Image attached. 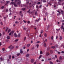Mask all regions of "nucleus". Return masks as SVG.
Masks as SVG:
<instances>
[{"label": "nucleus", "mask_w": 64, "mask_h": 64, "mask_svg": "<svg viewBox=\"0 0 64 64\" xmlns=\"http://www.w3.org/2000/svg\"><path fill=\"white\" fill-rule=\"evenodd\" d=\"M64 25V23H63L62 24V25L61 26V29H63L64 31H63L64 32V27H63V25Z\"/></svg>", "instance_id": "1"}, {"label": "nucleus", "mask_w": 64, "mask_h": 64, "mask_svg": "<svg viewBox=\"0 0 64 64\" xmlns=\"http://www.w3.org/2000/svg\"><path fill=\"white\" fill-rule=\"evenodd\" d=\"M35 15L36 16H38V14H37V11H36L34 13Z\"/></svg>", "instance_id": "2"}, {"label": "nucleus", "mask_w": 64, "mask_h": 64, "mask_svg": "<svg viewBox=\"0 0 64 64\" xmlns=\"http://www.w3.org/2000/svg\"><path fill=\"white\" fill-rule=\"evenodd\" d=\"M59 60L60 61H62V56H60V57Z\"/></svg>", "instance_id": "3"}, {"label": "nucleus", "mask_w": 64, "mask_h": 64, "mask_svg": "<svg viewBox=\"0 0 64 64\" xmlns=\"http://www.w3.org/2000/svg\"><path fill=\"white\" fill-rule=\"evenodd\" d=\"M50 54V53H49V52H46V55L47 56H48Z\"/></svg>", "instance_id": "4"}, {"label": "nucleus", "mask_w": 64, "mask_h": 64, "mask_svg": "<svg viewBox=\"0 0 64 64\" xmlns=\"http://www.w3.org/2000/svg\"><path fill=\"white\" fill-rule=\"evenodd\" d=\"M57 12H58L59 13H58L57 14V16H59V15H60V12H59V11L58 10L57 11Z\"/></svg>", "instance_id": "5"}, {"label": "nucleus", "mask_w": 64, "mask_h": 64, "mask_svg": "<svg viewBox=\"0 0 64 64\" xmlns=\"http://www.w3.org/2000/svg\"><path fill=\"white\" fill-rule=\"evenodd\" d=\"M31 62L32 63H33V62H34V59H32L31 60Z\"/></svg>", "instance_id": "6"}, {"label": "nucleus", "mask_w": 64, "mask_h": 64, "mask_svg": "<svg viewBox=\"0 0 64 64\" xmlns=\"http://www.w3.org/2000/svg\"><path fill=\"white\" fill-rule=\"evenodd\" d=\"M14 36H15V37H17V35L16 34V33H15L14 34Z\"/></svg>", "instance_id": "7"}, {"label": "nucleus", "mask_w": 64, "mask_h": 64, "mask_svg": "<svg viewBox=\"0 0 64 64\" xmlns=\"http://www.w3.org/2000/svg\"><path fill=\"white\" fill-rule=\"evenodd\" d=\"M8 27H6V29L5 30V31H6V32H7L8 31Z\"/></svg>", "instance_id": "8"}, {"label": "nucleus", "mask_w": 64, "mask_h": 64, "mask_svg": "<svg viewBox=\"0 0 64 64\" xmlns=\"http://www.w3.org/2000/svg\"><path fill=\"white\" fill-rule=\"evenodd\" d=\"M21 34V33H20L18 34V35L17 36V37H20L21 35H20Z\"/></svg>", "instance_id": "9"}, {"label": "nucleus", "mask_w": 64, "mask_h": 64, "mask_svg": "<svg viewBox=\"0 0 64 64\" xmlns=\"http://www.w3.org/2000/svg\"><path fill=\"white\" fill-rule=\"evenodd\" d=\"M22 53H23V52L22 51V49H21L20 50V53H21V54H22Z\"/></svg>", "instance_id": "10"}, {"label": "nucleus", "mask_w": 64, "mask_h": 64, "mask_svg": "<svg viewBox=\"0 0 64 64\" xmlns=\"http://www.w3.org/2000/svg\"><path fill=\"white\" fill-rule=\"evenodd\" d=\"M22 27L23 29H24V30H26L27 29V28H25L24 26H22Z\"/></svg>", "instance_id": "11"}, {"label": "nucleus", "mask_w": 64, "mask_h": 64, "mask_svg": "<svg viewBox=\"0 0 64 64\" xmlns=\"http://www.w3.org/2000/svg\"><path fill=\"white\" fill-rule=\"evenodd\" d=\"M44 47H46V43H44Z\"/></svg>", "instance_id": "12"}, {"label": "nucleus", "mask_w": 64, "mask_h": 64, "mask_svg": "<svg viewBox=\"0 0 64 64\" xmlns=\"http://www.w3.org/2000/svg\"><path fill=\"white\" fill-rule=\"evenodd\" d=\"M42 57V54H40V56H39V58H38V59L39 60H40V59Z\"/></svg>", "instance_id": "13"}, {"label": "nucleus", "mask_w": 64, "mask_h": 64, "mask_svg": "<svg viewBox=\"0 0 64 64\" xmlns=\"http://www.w3.org/2000/svg\"><path fill=\"white\" fill-rule=\"evenodd\" d=\"M51 48H52V49H54V48H55V46H52L51 47Z\"/></svg>", "instance_id": "14"}, {"label": "nucleus", "mask_w": 64, "mask_h": 64, "mask_svg": "<svg viewBox=\"0 0 64 64\" xmlns=\"http://www.w3.org/2000/svg\"><path fill=\"white\" fill-rule=\"evenodd\" d=\"M20 4H21V1H20V2H18L17 4L18 5H19Z\"/></svg>", "instance_id": "15"}, {"label": "nucleus", "mask_w": 64, "mask_h": 64, "mask_svg": "<svg viewBox=\"0 0 64 64\" xmlns=\"http://www.w3.org/2000/svg\"><path fill=\"white\" fill-rule=\"evenodd\" d=\"M29 54H28L26 55V57H29Z\"/></svg>", "instance_id": "16"}, {"label": "nucleus", "mask_w": 64, "mask_h": 64, "mask_svg": "<svg viewBox=\"0 0 64 64\" xmlns=\"http://www.w3.org/2000/svg\"><path fill=\"white\" fill-rule=\"evenodd\" d=\"M10 36H7V38L8 39H10Z\"/></svg>", "instance_id": "17"}, {"label": "nucleus", "mask_w": 64, "mask_h": 64, "mask_svg": "<svg viewBox=\"0 0 64 64\" xmlns=\"http://www.w3.org/2000/svg\"><path fill=\"white\" fill-rule=\"evenodd\" d=\"M14 5L15 7H18V6L15 4H14Z\"/></svg>", "instance_id": "18"}, {"label": "nucleus", "mask_w": 64, "mask_h": 64, "mask_svg": "<svg viewBox=\"0 0 64 64\" xmlns=\"http://www.w3.org/2000/svg\"><path fill=\"white\" fill-rule=\"evenodd\" d=\"M30 44H28L27 45V46L28 47H29L30 46Z\"/></svg>", "instance_id": "19"}, {"label": "nucleus", "mask_w": 64, "mask_h": 64, "mask_svg": "<svg viewBox=\"0 0 64 64\" xmlns=\"http://www.w3.org/2000/svg\"><path fill=\"white\" fill-rule=\"evenodd\" d=\"M46 0H44L43 1V3H46Z\"/></svg>", "instance_id": "20"}, {"label": "nucleus", "mask_w": 64, "mask_h": 64, "mask_svg": "<svg viewBox=\"0 0 64 64\" xmlns=\"http://www.w3.org/2000/svg\"><path fill=\"white\" fill-rule=\"evenodd\" d=\"M18 41V39H16L15 41V42H17V41Z\"/></svg>", "instance_id": "21"}, {"label": "nucleus", "mask_w": 64, "mask_h": 64, "mask_svg": "<svg viewBox=\"0 0 64 64\" xmlns=\"http://www.w3.org/2000/svg\"><path fill=\"white\" fill-rule=\"evenodd\" d=\"M62 37L61 36H60V40H62Z\"/></svg>", "instance_id": "22"}, {"label": "nucleus", "mask_w": 64, "mask_h": 64, "mask_svg": "<svg viewBox=\"0 0 64 64\" xmlns=\"http://www.w3.org/2000/svg\"><path fill=\"white\" fill-rule=\"evenodd\" d=\"M10 31H11V29H9L8 31V33H9V32H10Z\"/></svg>", "instance_id": "23"}, {"label": "nucleus", "mask_w": 64, "mask_h": 64, "mask_svg": "<svg viewBox=\"0 0 64 64\" xmlns=\"http://www.w3.org/2000/svg\"><path fill=\"white\" fill-rule=\"evenodd\" d=\"M44 36L45 37H47V34L46 33L44 34Z\"/></svg>", "instance_id": "24"}, {"label": "nucleus", "mask_w": 64, "mask_h": 64, "mask_svg": "<svg viewBox=\"0 0 64 64\" xmlns=\"http://www.w3.org/2000/svg\"><path fill=\"white\" fill-rule=\"evenodd\" d=\"M56 30L57 31H59V30H60V28H59L58 29V30L57 29H56Z\"/></svg>", "instance_id": "25"}, {"label": "nucleus", "mask_w": 64, "mask_h": 64, "mask_svg": "<svg viewBox=\"0 0 64 64\" xmlns=\"http://www.w3.org/2000/svg\"><path fill=\"white\" fill-rule=\"evenodd\" d=\"M11 3L12 4V5H14V2H11Z\"/></svg>", "instance_id": "26"}, {"label": "nucleus", "mask_w": 64, "mask_h": 64, "mask_svg": "<svg viewBox=\"0 0 64 64\" xmlns=\"http://www.w3.org/2000/svg\"><path fill=\"white\" fill-rule=\"evenodd\" d=\"M12 1H14V0H11ZM15 2H17L18 1H19V0H14Z\"/></svg>", "instance_id": "27"}, {"label": "nucleus", "mask_w": 64, "mask_h": 64, "mask_svg": "<svg viewBox=\"0 0 64 64\" xmlns=\"http://www.w3.org/2000/svg\"><path fill=\"white\" fill-rule=\"evenodd\" d=\"M12 46V45H10V46H9L8 47V48H9V49H10V47H11V46Z\"/></svg>", "instance_id": "28"}, {"label": "nucleus", "mask_w": 64, "mask_h": 64, "mask_svg": "<svg viewBox=\"0 0 64 64\" xmlns=\"http://www.w3.org/2000/svg\"><path fill=\"white\" fill-rule=\"evenodd\" d=\"M14 46H12L11 47L10 49H13V48H14Z\"/></svg>", "instance_id": "29"}, {"label": "nucleus", "mask_w": 64, "mask_h": 64, "mask_svg": "<svg viewBox=\"0 0 64 64\" xmlns=\"http://www.w3.org/2000/svg\"><path fill=\"white\" fill-rule=\"evenodd\" d=\"M4 8V6H2L1 7V9H3Z\"/></svg>", "instance_id": "30"}, {"label": "nucleus", "mask_w": 64, "mask_h": 64, "mask_svg": "<svg viewBox=\"0 0 64 64\" xmlns=\"http://www.w3.org/2000/svg\"><path fill=\"white\" fill-rule=\"evenodd\" d=\"M36 46L37 48H38V47H39V44H37Z\"/></svg>", "instance_id": "31"}, {"label": "nucleus", "mask_w": 64, "mask_h": 64, "mask_svg": "<svg viewBox=\"0 0 64 64\" xmlns=\"http://www.w3.org/2000/svg\"><path fill=\"white\" fill-rule=\"evenodd\" d=\"M15 23H16V24H17L18 23L19 24V22L17 21H16L15 22Z\"/></svg>", "instance_id": "32"}, {"label": "nucleus", "mask_w": 64, "mask_h": 64, "mask_svg": "<svg viewBox=\"0 0 64 64\" xmlns=\"http://www.w3.org/2000/svg\"><path fill=\"white\" fill-rule=\"evenodd\" d=\"M2 50H3V51H4V50H5V49L4 48H3L2 49Z\"/></svg>", "instance_id": "33"}, {"label": "nucleus", "mask_w": 64, "mask_h": 64, "mask_svg": "<svg viewBox=\"0 0 64 64\" xmlns=\"http://www.w3.org/2000/svg\"><path fill=\"white\" fill-rule=\"evenodd\" d=\"M50 52L51 53H53V51L52 50H51L50 51Z\"/></svg>", "instance_id": "34"}, {"label": "nucleus", "mask_w": 64, "mask_h": 64, "mask_svg": "<svg viewBox=\"0 0 64 64\" xmlns=\"http://www.w3.org/2000/svg\"><path fill=\"white\" fill-rule=\"evenodd\" d=\"M50 64H53V63L51 61L50 62Z\"/></svg>", "instance_id": "35"}, {"label": "nucleus", "mask_w": 64, "mask_h": 64, "mask_svg": "<svg viewBox=\"0 0 64 64\" xmlns=\"http://www.w3.org/2000/svg\"><path fill=\"white\" fill-rule=\"evenodd\" d=\"M9 58L11 59V56L10 55L9 56Z\"/></svg>", "instance_id": "36"}, {"label": "nucleus", "mask_w": 64, "mask_h": 64, "mask_svg": "<svg viewBox=\"0 0 64 64\" xmlns=\"http://www.w3.org/2000/svg\"><path fill=\"white\" fill-rule=\"evenodd\" d=\"M26 37H24V41H25L26 40Z\"/></svg>", "instance_id": "37"}, {"label": "nucleus", "mask_w": 64, "mask_h": 64, "mask_svg": "<svg viewBox=\"0 0 64 64\" xmlns=\"http://www.w3.org/2000/svg\"><path fill=\"white\" fill-rule=\"evenodd\" d=\"M51 39L52 40H53V36H52L51 37Z\"/></svg>", "instance_id": "38"}, {"label": "nucleus", "mask_w": 64, "mask_h": 64, "mask_svg": "<svg viewBox=\"0 0 64 64\" xmlns=\"http://www.w3.org/2000/svg\"><path fill=\"white\" fill-rule=\"evenodd\" d=\"M20 55V54L18 53L17 54V56H18Z\"/></svg>", "instance_id": "39"}, {"label": "nucleus", "mask_w": 64, "mask_h": 64, "mask_svg": "<svg viewBox=\"0 0 64 64\" xmlns=\"http://www.w3.org/2000/svg\"><path fill=\"white\" fill-rule=\"evenodd\" d=\"M45 15H46V16H48V13H47V12H46L45 13Z\"/></svg>", "instance_id": "40"}, {"label": "nucleus", "mask_w": 64, "mask_h": 64, "mask_svg": "<svg viewBox=\"0 0 64 64\" xmlns=\"http://www.w3.org/2000/svg\"><path fill=\"white\" fill-rule=\"evenodd\" d=\"M11 8H10L9 9V10H10V12H11Z\"/></svg>", "instance_id": "41"}, {"label": "nucleus", "mask_w": 64, "mask_h": 64, "mask_svg": "<svg viewBox=\"0 0 64 64\" xmlns=\"http://www.w3.org/2000/svg\"><path fill=\"white\" fill-rule=\"evenodd\" d=\"M23 21H24V23H26L27 22L26 21H25L24 20H23Z\"/></svg>", "instance_id": "42"}, {"label": "nucleus", "mask_w": 64, "mask_h": 64, "mask_svg": "<svg viewBox=\"0 0 64 64\" xmlns=\"http://www.w3.org/2000/svg\"><path fill=\"white\" fill-rule=\"evenodd\" d=\"M27 22L28 24H30V22L29 21H28Z\"/></svg>", "instance_id": "43"}, {"label": "nucleus", "mask_w": 64, "mask_h": 64, "mask_svg": "<svg viewBox=\"0 0 64 64\" xmlns=\"http://www.w3.org/2000/svg\"><path fill=\"white\" fill-rule=\"evenodd\" d=\"M14 33V31L13 30L11 32L12 34H13Z\"/></svg>", "instance_id": "44"}, {"label": "nucleus", "mask_w": 64, "mask_h": 64, "mask_svg": "<svg viewBox=\"0 0 64 64\" xmlns=\"http://www.w3.org/2000/svg\"><path fill=\"white\" fill-rule=\"evenodd\" d=\"M40 43V41H38L36 42V43Z\"/></svg>", "instance_id": "45"}, {"label": "nucleus", "mask_w": 64, "mask_h": 64, "mask_svg": "<svg viewBox=\"0 0 64 64\" xmlns=\"http://www.w3.org/2000/svg\"><path fill=\"white\" fill-rule=\"evenodd\" d=\"M42 53H42V51H40V54H42Z\"/></svg>", "instance_id": "46"}, {"label": "nucleus", "mask_w": 64, "mask_h": 64, "mask_svg": "<svg viewBox=\"0 0 64 64\" xmlns=\"http://www.w3.org/2000/svg\"><path fill=\"white\" fill-rule=\"evenodd\" d=\"M8 41H9V40H6V42H8Z\"/></svg>", "instance_id": "47"}, {"label": "nucleus", "mask_w": 64, "mask_h": 64, "mask_svg": "<svg viewBox=\"0 0 64 64\" xmlns=\"http://www.w3.org/2000/svg\"><path fill=\"white\" fill-rule=\"evenodd\" d=\"M14 58H15L14 56H12V59H14Z\"/></svg>", "instance_id": "48"}, {"label": "nucleus", "mask_w": 64, "mask_h": 64, "mask_svg": "<svg viewBox=\"0 0 64 64\" xmlns=\"http://www.w3.org/2000/svg\"><path fill=\"white\" fill-rule=\"evenodd\" d=\"M40 33L41 34H42L43 33V30H42V31H41L40 32Z\"/></svg>", "instance_id": "49"}, {"label": "nucleus", "mask_w": 64, "mask_h": 64, "mask_svg": "<svg viewBox=\"0 0 64 64\" xmlns=\"http://www.w3.org/2000/svg\"><path fill=\"white\" fill-rule=\"evenodd\" d=\"M2 45V42H0V46Z\"/></svg>", "instance_id": "50"}, {"label": "nucleus", "mask_w": 64, "mask_h": 64, "mask_svg": "<svg viewBox=\"0 0 64 64\" xmlns=\"http://www.w3.org/2000/svg\"><path fill=\"white\" fill-rule=\"evenodd\" d=\"M58 36H56V40L57 39V38H58Z\"/></svg>", "instance_id": "51"}, {"label": "nucleus", "mask_w": 64, "mask_h": 64, "mask_svg": "<svg viewBox=\"0 0 64 64\" xmlns=\"http://www.w3.org/2000/svg\"><path fill=\"white\" fill-rule=\"evenodd\" d=\"M47 40H48L47 39H46L45 40V41L46 42H47Z\"/></svg>", "instance_id": "52"}, {"label": "nucleus", "mask_w": 64, "mask_h": 64, "mask_svg": "<svg viewBox=\"0 0 64 64\" xmlns=\"http://www.w3.org/2000/svg\"><path fill=\"white\" fill-rule=\"evenodd\" d=\"M22 9H23V10L24 11L25 10V8H23V9H22Z\"/></svg>", "instance_id": "53"}, {"label": "nucleus", "mask_w": 64, "mask_h": 64, "mask_svg": "<svg viewBox=\"0 0 64 64\" xmlns=\"http://www.w3.org/2000/svg\"><path fill=\"white\" fill-rule=\"evenodd\" d=\"M56 62H59V60L58 59L57 60H56Z\"/></svg>", "instance_id": "54"}, {"label": "nucleus", "mask_w": 64, "mask_h": 64, "mask_svg": "<svg viewBox=\"0 0 64 64\" xmlns=\"http://www.w3.org/2000/svg\"><path fill=\"white\" fill-rule=\"evenodd\" d=\"M0 24L1 25H3V23L2 22H0Z\"/></svg>", "instance_id": "55"}, {"label": "nucleus", "mask_w": 64, "mask_h": 64, "mask_svg": "<svg viewBox=\"0 0 64 64\" xmlns=\"http://www.w3.org/2000/svg\"><path fill=\"white\" fill-rule=\"evenodd\" d=\"M63 46V44H61L60 46H61V47H62V46Z\"/></svg>", "instance_id": "56"}, {"label": "nucleus", "mask_w": 64, "mask_h": 64, "mask_svg": "<svg viewBox=\"0 0 64 64\" xmlns=\"http://www.w3.org/2000/svg\"><path fill=\"white\" fill-rule=\"evenodd\" d=\"M61 53H63L64 54V51H62V52H61Z\"/></svg>", "instance_id": "57"}, {"label": "nucleus", "mask_w": 64, "mask_h": 64, "mask_svg": "<svg viewBox=\"0 0 64 64\" xmlns=\"http://www.w3.org/2000/svg\"><path fill=\"white\" fill-rule=\"evenodd\" d=\"M58 54H60V52H58Z\"/></svg>", "instance_id": "58"}, {"label": "nucleus", "mask_w": 64, "mask_h": 64, "mask_svg": "<svg viewBox=\"0 0 64 64\" xmlns=\"http://www.w3.org/2000/svg\"><path fill=\"white\" fill-rule=\"evenodd\" d=\"M38 4H40V2H38Z\"/></svg>", "instance_id": "59"}, {"label": "nucleus", "mask_w": 64, "mask_h": 64, "mask_svg": "<svg viewBox=\"0 0 64 64\" xmlns=\"http://www.w3.org/2000/svg\"><path fill=\"white\" fill-rule=\"evenodd\" d=\"M61 12L62 13H63V11L62 10H61Z\"/></svg>", "instance_id": "60"}, {"label": "nucleus", "mask_w": 64, "mask_h": 64, "mask_svg": "<svg viewBox=\"0 0 64 64\" xmlns=\"http://www.w3.org/2000/svg\"><path fill=\"white\" fill-rule=\"evenodd\" d=\"M39 36L40 37H42V36H41V34H40V35Z\"/></svg>", "instance_id": "61"}, {"label": "nucleus", "mask_w": 64, "mask_h": 64, "mask_svg": "<svg viewBox=\"0 0 64 64\" xmlns=\"http://www.w3.org/2000/svg\"><path fill=\"white\" fill-rule=\"evenodd\" d=\"M11 35V32H10V33L9 34V35H10H10Z\"/></svg>", "instance_id": "62"}, {"label": "nucleus", "mask_w": 64, "mask_h": 64, "mask_svg": "<svg viewBox=\"0 0 64 64\" xmlns=\"http://www.w3.org/2000/svg\"><path fill=\"white\" fill-rule=\"evenodd\" d=\"M0 60H3V59H2V58H0Z\"/></svg>", "instance_id": "63"}, {"label": "nucleus", "mask_w": 64, "mask_h": 64, "mask_svg": "<svg viewBox=\"0 0 64 64\" xmlns=\"http://www.w3.org/2000/svg\"><path fill=\"white\" fill-rule=\"evenodd\" d=\"M34 64H36V62H34Z\"/></svg>", "instance_id": "64"}]
</instances>
